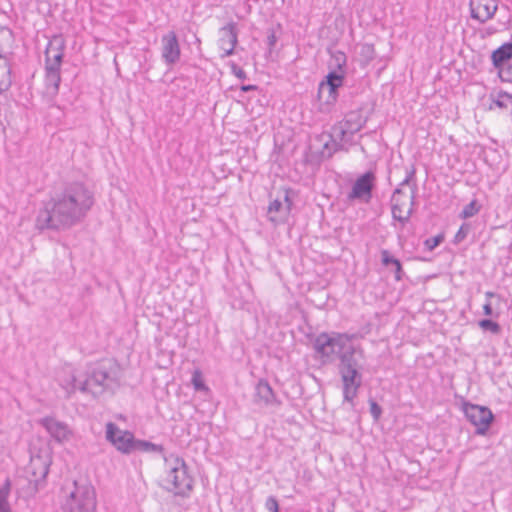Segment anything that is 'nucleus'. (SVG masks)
<instances>
[{
	"label": "nucleus",
	"instance_id": "1",
	"mask_svg": "<svg viewBox=\"0 0 512 512\" xmlns=\"http://www.w3.org/2000/svg\"><path fill=\"white\" fill-rule=\"evenodd\" d=\"M94 202V192L84 182H64L43 203L36 217V228L68 230L84 220Z\"/></svg>",
	"mask_w": 512,
	"mask_h": 512
},
{
	"label": "nucleus",
	"instance_id": "2",
	"mask_svg": "<svg viewBox=\"0 0 512 512\" xmlns=\"http://www.w3.org/2000/svg\"><path fill=\"white\" fill-rule=\"evenodd\" d=\"M120 379L121 369L119 364L114 359L106 358L89 365L83 380L71 375L64 388L68 393L79 390L97 398L107 391L113 392L118 388Z\"/></svg>",
	"mask_w": 512,
	"mask_h": 512
},
{
	"label": "nucleus",
	"instance_id": "3",
	"mask_svg": "<svg viewBox=\"0 0 512 512\" xmlns=\"http://www.w3.org/2000/svg\"><path fill=\"white\" fill-rule=\"evenodd\" d=\"M350 340L351 337L348 334L338 332H322L311 339L316 357L321 359L322 364L331 363L335 357L340 360V356L350 345L348 344Z\"/></svg>",
	"mask_w": 512,
	"mask_h": 512
},
{
	"label": "nucleus",
	"instance_id": "4",
	"mask_svg": "<svg viewBox=\"0 0 512 512\" xmlns=\"http://www.w3.org/2000/svg\"><path fill=\"white\" fill-rule=\"evenodd\" d=\"M96 506V492L93 485L86 478L74 480L73 489L66 500V510L68 512H95Z\"/></svg>",
	"mask_w": 512,
	"mask_h": 512
},
{
	"label": "nucleus",
	"instance_id": "5",
	"mask_svg": "<svg viewBox=\"0 0 512 512\" xmlns=\"http://www.w3.org/2000/svg\"><path fill=\"white\" fill-rule=\"evenodd\" d=\"M165 481L171 486L166 490L175 495L188 497L193 490L194 479L189 473V467L183 458L175 457L171 461Z\"/></svg>",
	"mask_w": 512,
	"mask_h": 512
},
{
	"label": "nucleus",
	"instance_id": "6",
	"mask_svg": "<svg viewBox=\"0 0 512 512\" xmlns=\"http://www.w3.org/2000/svg\"><path fill=\"white\" fill-rule=\"evenodd\" d=\"M359 357H363V350L354 345H349L346 352L340 356L338 373L342 384L362 386V365Z\"/></svg>",
	"mask_w": 512,
	"mask_h": 512
},
{
	"label": "nucleus",
	"instance_id": "7",
	"mask_svg": "<svg viewBox=\"0 0 512 512\" xmlns=\"http://www.w3.org/2000/svg\"><path fill=\"white\" fill-rule=\"evenodd\" d=\"M344 80V73L329 71L319 83L317 99L319 101L318 109L321 113L332 111L339 97V88L343 86Z\"/></svg>",
	"mask_w": 512,
	"mask_h": 512
},
{
	"label": "nucleus",
	"instance_id": "8",
	"mask_svg": "<svg viewBox=\"0 0 512 512\" xmlns=\"http://www.w3.org/2000/svg\"><path fill=\"white\" fill-rule=\"evenodd\" d=\"M462 410L467 420L476 427L475 434L486 435L495 419L492 411L486 406L472 404L468 401H463Z\"/></svg>",
	"mask_w": 512,
	"mask_h": 512
},
{
	"label": "nucleus",
	"instance_id": "9",
	"mask_svg": "<svg viewBox=\"0 0 512 512\" xmlns=\"http://www.w3.org/2000/svg\"><path fill=\"white\" fill-rule=\"evenodd\" d=\"M105 437L119 452L130 454L135 451L137 440L128 430H121L114 422L106 424Z\"/></svg>",
	"mask_w": 512,
	"mask_h": 512
},
{
	"label": "nucleus",
	"instance_id": "10",
	"mask_svg": "<svg viewBox=\"0 0 512 512\" xmlns=\"http://www.w3.org/2000/svg\"><path fill=\"white\" fill-rule=\"evenodd\" d=\"M376 176L371 170L366 171L357 179L352 185L351 191L347 194L348 201H360L369 203L373 197V190L375 187Z\"/></svg>",
	"mask_w": 512,
	"mask_h": 512
},
{
	"label": "nucleus",
	"instance_id": "11",
	"mask_svg": "<svg viewBox=\"0 0 512 512\" xmlns=\"http://www.w3.org/2000/svg\"><path fill=\"white\" fill-rule=\"evenodd\" d=\"M51 464L52 460L46 461L41 459V457L30 458L26 473L28 475L31 494L38 492L39 489L44 487Z\"/></svg>",
	"mask_w": 512,
	"mask_h": 512
},
{
	"label": "nucleus",
	"instance_id": "12",
	"mask_svg": "<svg viewBox=\"0 0 512 512\" xmlns=\"http://www.w3.org/2000/svg\"><path fill=\"white\" fill-rule=\"evenodd\" d=\"M367 121L368 117L362 115L361 109L350 111L342 121L333 126V131L337 133L341 141L348 142L346 136L359 132Z\"/></svg>",
	"mask_w": 512,
	"mask_h": 512
},
{
	"label": "nucleus",
	"instance_id": "13",
	"mask_svg": "<svg viewBox=\"0 0 512 512\" xmlns=\"http://www.w3.org/2000/svg\"><path fill=\"white\" fill-rule=\"evenodd\" d=\"M416 193H417V184L414 183L412 185V193L410 195V208L407 210L406 215L403 216V206L405 202L400 199V196L403 194V190L401 188H396L391 197V212L392 218L395 221L400 222L402 225H405L410 217L413 214V207L416 203Z\"/></svg>",
	"mask_w": 512,
	"mask_h": 512
},
{
	"label": "nucleus",
	"instance_id": "14",
	"mask_svg": "<svg viewBox=\"0 0 512 512\" xmlns=\"http://www.w3.org/2000/svg\"><path fill=\"white\" fill-rule=\"evenodd\" d=\"M38 423L45 428L55 441L59 443L68 440L72 434L65 422L58 421L56 418L51 416L39 419Z\"/></svg>",
	"mask_w": 512,
	"mask_h": 512
},
{
	"label": "nucleus",
	"instance_id": "15",
	"mask_svg": "<svg viewBox=\"0 0 512 512\" xmlns=\"http://www.w3.org/2000/svg\"><path fill=\"white\" fill-rule=\"evenodd\" d=\"M162 59L167 65H173L180 59V45L174 31H169L162 39Z\"/></svg>",
	"mask_w": 512,
	"mask_h": 512
},
{
	"label": "nucleus",
	"instance_id": "16",
	"mask_svg": "<svg viewBox=\"0 0 512 512\" xmlns=\"http://www.w3.org/2000/svg\"><path fill=\"white\" fill-rule=\"evenodd\" d=\"M220 34L219 44L223 50L222 58L233 55L238 43L237 24L233 21L229 22L220 29Z\"/></svg>",
	"mask_w": 512,
	"mask_h": 512
},
{
	"label": "nucleus",
	"instance_id": "17",
	"mask_svg": "<svg viewBox=\"0 0 512 512\" xmlns=\"http://www.w3.org/2000/svg\"><path fill=\"white\" fill-rule=\"evenodd\" d=\"M254 402L264 406L281 405V401L276 397L272 387L265 379H260L255 386Z\"/></svg>",
	"mask_w": 512,
	"mask_h": 512
},
{
	"label": "nucleus",
	"instance_id": "18",
	"mask_svg": "<svg viewBox=\"0 0 512 512\" xmlns=\"http://www.w3.org/2000/svg\"><path fill=\"white\" fill-rule=\"evenodd\" d=\"M497 8V4H494L491 0H477V2L471 0L470 2L471 17L480 23H485L493 18Z\"/></svg>",
	"mask_w": 512,
	"mask_h": 512
},
{
	"label": "nucleus",
	"instance_id": "19",
	"mask_svg": "<svg viewBox=\"0 0 512 512\" xmlns=\"http://www.w3.org/2000/svg\"><path fill=\"white\" fill-rule=\"evenodd\" d=\"M490 59L492 66L497 70H503L512 61V41L505 42L491 52Z\"/></svg>",
	"mask_w": 512,
	"mask_h": 512
},
{
	"label": "nucleus",
	"instance_id": "20",
	"mask_svg": "<svg viewBox=\"0 0 512 512\" xmlns=\"http://www.w3.org/2000/svg\"><path fill=\"white\" fill-rule=\"evenodd\" d=\"M489 99L491 101L489 110H493L494 107H497L498 109L506 111L512 115V93L503 89L493 90L489 94Z\"/></svg>",
	"mask_w": 512,
	"mask_h": 512
},
{
	"label": "nucleus",
	"instance_id": "21",
	"mask_svg": "<svg viewBox=\"0 0 512 512\" xmlns=\"http://www.w3.org/2000/svg\"><path fill=\"white\" fill-rule=\"evenodd\" d=\"M330 54V60L328 67L330 71H338L339 73L345 74V68L347 64V57L343 51L328 49Z\"/></svg>",
	"mask_w": 512,
	"mask_h": 512
},
{
	"label": "nucleus",
	"instance_id": "22",
	"mask_svg": "<svg viewBox=\"0 0 512 512\" xmlns=\"http://www.w3.org/2000/svg\"><path fill=\"white\" fill-rule=\"evenodd\" d=\"M381 263L383 266L388 267L389 265L394 266V277L396 281L402 280L404 276V271L402 264L399 259L395 258L390 252L386 249L381 251Z\"/></svg>",
	"mask_w": 512,
	"mask_h": 512
},
{
	"label": "nucleus",
	"instance_id": "23",
	"mask_svg": "<svg viewBox=\"0 0 512 512\" xmlns=\"http://www.w3.org/2000/svg\"><path fill=\"white\" fill-rule=\"evenodd\" d=\"M283 206L282 200L278 197L272 200L268 206L269 220L272 222H283L288 216Z\"/></svg>",
	"mask_w": 512,
	"mask_h": 512
},
{
	"label": "nucleus",
	"instance_id": "24",
	"mask_svg": "<svg viewBox=\"0 0 512 512\" xmlns=\"http://www.w3.org/2000/svg\"><path fill=\"white\" fill-rule=\"evenodd\" d=\"M30 458L38 457L43 460H52V451L49 445L43 441L32 442L29 447Z\"/></svg>",
	"mask_w": 512,
	"mask_h": 512
},
{
	"label": "nucleus",
	"instance_id": "25",
	"mask_svg": "<svg viewBox=\"0 0 512 512\" xmlns=\"http://www.w3.org/2000/svg\"><path fill=\"white\" fill-rule=\"evenodd\" d=\"M65 40L61 35L54 36L48 43L45 50V58L49 60L50 55H57V52L64 51Z\"/></svg>",
	"mask_w": 512,
	"mask_h": 512
},
{
	"label": "nucleus",
	"instance_id": "26",
	"mask_svg": "<svg viewBox=\"0 0 512 512\" xmlns=\"http://www.w3.org/2000/svg\"><path fill=\"white\" fill-rule=\"evenodd\" d=\"M358 54L362 65H368L376 56L374 45L370 43L359 44Z\"/></svg>",
	"mask_w": 512,
	"mask_h": 512
},
{
	"label": "nucleus",
	"instance_id": "27",
	"mask_svg": "<svg viewBox=\"0 0 512 512\" xmlns=\"http://www.w3.org/2000/svg\"><path fill=\"white\" fill-rule=\"evenodd\" d=\"M45 82L48 91L51 94L56 95L59 91V86L61 82L60 73H55L53 70H51L50 72H45Z\"/></svg>",
	"mask_w": 512,
	"mask_h": 512
},
{
	"label": "nucleus",
	"instance_id": "28",
	"mask_svg": "<svg viewBox=\"0 0 512 512\" xmlns=\"http://www.w3.org/2000/svg\"><path fill=\"white\" fill-rule=\"evenodd\" d=\"M135 451L147 452V453H164V447L160 444H155L147 440H137L135 445Z\"/></svg>",
	"mask_w": 512,
	"mask_h": 512
},
{
	"label": "nucleus",
	"instance_id": "29",
	"mask_svg": "<svg viewBox=\"0 0 512 512\" xmlns=\"http://www.w3.org/2000/svg\"><path fill=\"white\" fill-rule=\"evenodd\" d=\"M478 326L483 331H489V332H491L492 334H495V335L500 334L501 331H502V328H501L500 324L497 323L496 321H494L492 319V317H490V318H483V319L479 320L478 321Z\"/></svg>",
	"mask_w": 512,
	"mask_h": 512
},
{
	"label": "nucleus",
	"instance_id": "30",
	"mask_svg": "<svg viewBox=\"0 0 512 512\" xmlns=\"http://www.w3.org/2000/svg\"><path fill=\"white\" fill-rule=\"evenodd\" d=\"M361 386H351L342 384V392H343V399L344 401L351 404V407L354 408V399L356 398L358 394V390Z\"/></svg>",
	"mask_w": 512,
	"mask_h": 512
},
{
	"label": "nucleus",
	"instance_id": "31",
	"mask_svg": "<svg viewBox=\"0 0 512 512\" xmlns=\"http://www.w3.org/2000/svg\"><path fill=\"white\" fill-rule=\"evenodd\" d=\"M480 206L478 205L476 200H472L470 203L464 206L463 210L460 213V218L468 219L473 217L475 214L479 212Z\"/></svg>",
	"mask_w": 512,
	"mask_h": 512
},
{
	"label": "nucleus",
	"instance_id": "32",
	"mask_svg": "<svg viewBox=\"0 0 512 512\" xmlns=\"http://www.w3.org/2000/svg\"><path fill=\"white\" fill-rule=\"evenodd\" d=\"M280 191L283 193V201L285 203V206H284L285 211L284 212H287L289 214L291 211L292 205H293L291 195H294L295 192L292 188H287V187L281 188Z\"/></svg>",
	"mask_w": 512,
	"mask_h": 512
},
{
	"label": "nucleus",
	"instance_id": "33",
	"mask_svg": "<svg viewBox=\"0 0 512 512\" xmlns=\"http://www.w3.org/2000/svg\"><path fill=\"white\" fill-rule=\"evenodd\" d=\"M470 229H471L470 224L463 223L460 226V228L458 229V231L456 232V234L454 236V239H453V243L454 244L461 243L467 237V235L469 234Z\"/></svg>",
	"mask_w": 512,
	"mask_h": 512
},
{
	"label": "nucleus",
	"instance_id": "34",
	"mask_svg": "<svg viewBox=\"0 0 512 512\" xmlns=\"http://www.w3.org/2000/svg\"><path fill=\"white\" fill-rule=\"evenodd\" d=\"M444 241V235L442 233L436 235V236H433V237H430V238H427L425 241H424V246L425 248L428 250V251H432L434 250L437 246H439L442 242Z\"/></svg>",
	"mask_w": 512,
	"mask_h": 512
},
{
	"label": "nucleus",
	"instance_id": "35",
	"mask_svg": "<svg viewBox=\"0 0 512 512\" xmlns=\"http://www.w3.org/2000/svg\"><path fill=\"white\" fill-rule=\"evenodd\" d=\"M370 406V413L374 419V421H378L382 415V407L372 398L368 400Z\"/></svg>",
	"mask_w": 512,
	"mask_h": 512
},
{
	"label": "nucleus",
	"instance_id": "36",
	"mask_svg": "<svg viewBox=\"0 0 512 512\" xmlns=\"http://www.w3.org/2000/svg\"><path fill=\"white\" fill-rule=\"evenodd\" d=\"M502 83H512V62L497 75Z\"/></svg>",
	"mask_w": 512,
	"mask_h": 512
},
{
	"label": "nucleus",
	"instance_id": "37",
	"mask_svg": "<svg viewBox=\"0 0 512 512\" xmlns=\"http://www.w3.org/2000/svg\"><path fill=\"white\" fill-rule=\"evenodd\" d=\"M278 37L276 35V29L271 27L267 30V45L269 53L272 52L275 44L277 43Z\"/></svg>",
	"mask_w": 512,
	"mask_h": 512
},
{
	"label": "nucleus",
	"instance_id": "38",
	"mask_svg": "<svg viewBox=\"0 0 512 512\" xmlns=\"http://www.w3.org/2000/svg\"><path fill=\"white\" fill-rule=\"evenodd\" d=\"M265 508L269 512H279V503L275 496H269L265 502Z\"/></svg>",
	"mask_w": 512,
	"mask_h": 512
},
{
	"label": "nucleus",
	"instance_id": "39",
	"mask_svg": "<svg viewBox=\"0 0 512 512\" xmlns=\"http://www.w3.org/2000/svg\"><path fill=\"white\" fill-rule=\"evenodd\" d=\"M483 314L487 317L492 318H498L500 316V312L494 311L492 303L490 301H486L485 304L483 305Z\"/></svg>",
	"mask_w": 512,
	"mask_h": 512
},
{
	"label": "nucleus",
	"instance_id": "40",
	"mask_svg": "<svg viewBox=\"0 0 512 512\" xmlns=\"http://www.w3.org/2000/svg\"><path fill=\"white\" fill-rule=\"evenodd\" d=\"M192 384L197 391L205 390L207 389L206 385L204 384L203 380L200 377L199 372H195L192 378Z\"/></svg>",
	"mask_w": 512,
	"mask_h": 512
},
{
	"label": "nucleus",
	"instance_id": "41",
	"mask_svg": "<svg viewBox=\"0 0 512 512\" xmlns=\"http://www.w3.org/2000/svg\"><path fill=\"white\" fill-rule=\"evenodd\" d=\"M230 67L231 73L234 74L238 79L245 80L247 78L246 72L236 63L232 62Z\"/></svg>",
	"mask_w": 512,
	"mask_h": 512
},
{
	"label": "nucleus",
	"instance_id": "42",
	"mask_svg": "<svg viewBox=\"0 0 512 512\" xmlns=\"http://www.w3.org/2000/svg\"><path fill=\"white\" fill-rule=\"evenodd\" d=\"M61 64L62 63L60 62L45 59V72H50L53 70L55 73H60Z\"/></svg>",
	"mask_w": 512,
	"mask_h": 512
},
{
	"label": "nucleus",
	"instance_id": "43",
	"mask_svg": "<svg viewBox=\"0 0 512 512\" xmlns=\"http://www.w3.org/2000/svg\"><path fill=\"white\" fill-rule=\"evenodd\" d=\"M11 490V481L7 478L2 487H0V499L8 500L9 494Z\"/></svg>",
	"mask_w": 512,
	"mask_h": 512
},
{
	"label": "nucleus",
	"instance_id": "44",
	"mask_svg": "<svg viewBox=\"0 0 512 512\" xmlns=\"http://www.w3.org/2000/svg\"><path fill=\"white\" fill-rule=\"evenodd\" d=\"M331 142H332V151L330 152L329 156H331L333 153L338 152V151H346V152L348 151V149L345 148V146H344L345 141H341L340 138H339V141L333 140L331 138Z\"/></svg>",
	"mask_w": 512,
	"mask_h": 512
},
{
	"label": "nucleus",
	"instance_id": "45",
	"mask_svg": "<svg viewBox=\"0 0 512 512\" xmlns=\"http://www.w3.org/2000/svg\"><path fill=\"white\" fill-rule=\"evenodd\" d=\"M415 174H416V169L413 164L409 168H406V176H405L406 179H409L410 181L413 182L414 178H415Z\"/></svg>",
	"mask_w": 512,
	"mask_h": 512
},
{
	"label": "nucleus",
	"instance_id": "46",
	"mask_svg": "<svg viewBox=\"0 0 512 512\" xmlns=\"http://www.w3.org/2000/svg\"><path fill=\"white\" fill-rule=\"evenodd\" d=\"M259 87L257 85L253 84H243L240 86V90L242 92H250V91H257Z\"/></svg>",
	"mask_w": 512,
	"mask_h": 512
},
{
	"label": "nucleus",
	"instance_id": "47",
	"mask_svg": "<svg viewBox=\"0 0 512 512\" xmlns=\"http://www.w3.org/2000/svg\"><path fill=\"white\" fill-rule=\"evenodd\" d=\"M0 512H11L10 505L8 503V500L6 499H0Z\"/></svg>",
	"mask_w": 512,
	"mask_h": 512
},
{
	"label": "nucleus",
	"instance_id": "48",
	"mask_svg": "<svg viewBox=\"0 0 512 512\" xmlns=\"http://www.w3.org/2000/svg\"><path fill=\"white\" fill-rule=\"evenodd\" d=\"M64 57V51L57 52V55H50L49 58L51 61H56L62 63Z\"/></svg>",
	"mask_w": 512,
	"mask_h": 512
},
{
	"label": "nucleus",
	"instance_id": "49",
	"mask_svg": "<svg viewBox=\"0 0 512 512\" xmlns=\"http://www.w3.org/2000/svg\"><path fill=\"white\" fill-rule=\"evenodd\" d=\"M485 298L486 301H490L491 298H497L499 301L501 300V295L493 292V291H486L485 292Z\"/></svg>",
	"mask_w": 512,
	"mask_h": 512
},
{
	"label": "nucleus",
	"instance_id": "50",
	"mask_svg": "<svg viewBox=\"0 0 512 512\" xmlns=\"http://www.w3.org/2000/svg\"><path fill=\"white\" fill-rule=\"evenodd\" d=\"M414 183L415 182H412L409 179L404 178L403 181L399 184V186L397 188H401L402 189L403 186H410L412 188V185Z\"/></svg>",
	"mask_w": 512,
	"mask_h": 512
},
{
	"label": "nucleus",
	"instance_id": "51",
	"mask_svg": "<svg viewBox=\"0 0 512 512\" xmlns=\"http://www.w3.org/2000/svg\"><path fill=\"white\" fill-rule=\"evenodd\" d=\"M352 136H353V135H350V134H348V135L346 136V138L348 139V142H347V143H348V144H351V145L353 144Z\"/></svg>",
	"mask_w": 512,
	"mask_h": 512
},
{
	"label": "nucleus",
	"instance_id": "52",
	"mask_svg": "<svg viewBox=\"0 0 512 512\" xmlns=\"http://www.w3.org/2000/svg\"><path fill=\"white\" fill-rule=\"evenodd\" d=\"M324 148H325V149H330L329 142H326V143L324 144Z\"/></svg>",
	"mask_w": 512,
	"mask_h": 512
},
{
	"label": "nucleus",
	"instance_id": "53",
	"mask_svg": "<svg viewBox=\"0 0 512 512\" xmlns=\"http://www.w3.org/2000/svg\"><path fill=\"white\" fill-rule=\"evenodd\" d=\"M361 151L365 153V148L363 146H361Z\"/></svg>",
	"mask_w": 512,
	"mask_h": 512
},
{
	"label": "nucleus",
	"instance_id": "54",
	"mask_svg": "<svg viewBox=\"0 0 512 512\" xmlns=\"http://www.w3.org/2000/svg\"><path fill=\"white\" fill-rule=\"evenodd\" d=\"M509 249L512 250V243L510 244Z\"/></svg>",
	"mask_w": 512,
	"mask_h": 512
}]
</instances>
